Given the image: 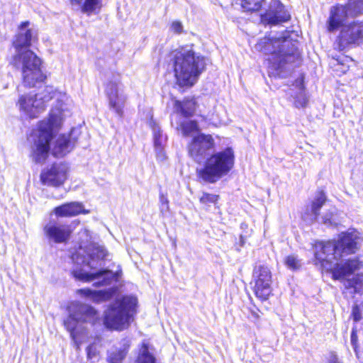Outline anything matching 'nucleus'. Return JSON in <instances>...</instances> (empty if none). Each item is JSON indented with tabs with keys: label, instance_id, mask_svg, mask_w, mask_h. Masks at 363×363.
<instances>
[{
	"label": "nucleus",
	"instance_id": "obj_1",
	"mask_svg": "<svg viewBox=\"0 0 363 363\" xmlns=\"http://www.w3.org/2000/svg\"><path fill=\"white\" fill-rule=\"evenodd\" d=\"M361 240L360 233L353 230L342 233L337 242H318L315 245V257L326 271L331 272L333 279H345L359 269V259H348L340 263L333 261L338 260L343 254L354 253Z\"/></svg>",
	"mask_w": 363,
	"mask_h": 363
},
{
	"label": "nucleus",
	"instance_id": "obj_2",
	"mask_svg": "<svg viewBox=\"0 0 363 363\" xmlns=\"http://www.w3.org/2000/svg\"><path fill=\"white\" fill-rule=\"evenodd\" d=\"M363 14V0H348L345 4H337L332 6L327 20V28L330 33L340 30L336 39L338 49H346L359 46L363 43V21L353 20Z\"/></svg>",
	"mask_w": 363,
	"mask_h": 363
},
{
	"label": "nucleus",
	"instance_id": "obj_3",
	"mask_svg": "<svg viewBox=\"0 0 363 363\" xmlns=\"http://www.w3.org/2000/svg\"><path fill=\"white\" fill-rule=\"evenodd\" d=\"M28 21H25L19 26L18 33L13 42L16 54L13 57V65L21 70L23 84L27 87H33L37 83L45 79V75L40 69V59L28 48L37 38V31L35 29H28Z\"/></svg>",
	"mask_w": 363,
	"mask_h": 363
},
{
	"label": "nucleus",
	"instance_id": "obj_4",
	"mask_svg": "<svg viewBox=\"0 0 363 363\" xmlns=\"http://www.w3.org/2000/svg\"><path fill=\"white\" fill-rule=\"evenodd\" d=\"M255 49L265 55H269L270 67L281 71L288 65L298 66L301 64V54L297 42L290 39L289 32L285 30L281 36L264 37L255 45Z\"/></svg>",
	"mask_w": 363,
	"mask_h": 363
},
{
	"label": "nucleus",
	"instance_id": "obj_5",
	"mask_svg": "<svg viewBox=\"0 0 363 363\" xmlns=\"http://www.w3.org/2000/svg\"><path fill=\"white\" fill-rule=\"evenodd\" d=\"M171 61L176 84L180 87L193 86L206 69V58L196 53L192 47H182L176 50Z\"/></svg>",
	"mask_w": 363,
	"mask_h": 363
},
{
	"label": "nucleus",
	"instance_id": "obj_6",
	"mask_svg": "<svg viewBox=\"0 0 363 363\" xmlns=\"http://www.w3.org/2000/svg\"><path fill=\"white\" fill-rule=\"evenodd\" d=\"M63 119L61 109H52L48 121H42L33 130L28 140L32 143L31 157L36 163H43L49 153L50 142L53 137V130L60 125Z\"/></svg>",
	"mask_w": 363,
	"mask_h": 363
},
{
	"label": "nucleus",
	"instance_id": "obj_7",
	"mask_svg": "<svg viewBox=\"0 0 363 363\" xmlns=\"http://www.w3.org/2000/svg\"><path fill=\"white\" fill-rule=\"evenodd\" d=\"M69 316L64 325L73 340L77 349L89 340V324L91 320V306L79 301H74L68 307Z\"/></svg>",
	"mask_w": 363,
	"mask_h": 363
},
{
	"label": "nucleus",
	"instance_id": "obj_8",
	"mask_svg": "<svg viewBox=\"0 0 363 363\" xmlns=\"http://www.w3.org/2000/svg\"><path fill=\"white\" fill-rule=\"evenodd\" d=\"M235 163V154L231 147L209 155L204 162L203 167L197 169L200 179L205 182L215 183L222 177L228 174Z\"/></svg>",
	"mask_w": 363,
	"mask_h": 363
},
{
	"label": "nucleus",
	"instance_id": "obj_9",
	"mask_svg": "<svg viewBox=\"0 0 363 363\" xmlns=\"http://www.w3.org/2000/svg\"><path fill=\"white\" fill-rule=\"evenodd\" d=\"M137 304L133 296H123L111 303L104 313V325L106 328L123 330L129 327L133 311Z\"/></svg>",
	"mask_w": 363,
	"mask_h": 363
},
{
	"label": "nucleus",
	"instance_id": "obj_10",
	"mask_svg": "<svg viewBox=\"0 0 363 363\" xmlns=\"http://www.w3.org/2000/svg\"><path fill=\"white\" fill-rule=\"evenodd\" d=\"M252 277L255 296L262 301L267 300L272 292L270 269L264 264H256L253 269Z\"/></svg>",
	"mask_w": 363,
	"mask_h": 363
},
{
	"label": "nucleus",
	"instance_id": "obj_11",
	"mask_svg": "<svg viewBox=\"0 0 363 363\" xmlns=\"http://www.w3.org/2000/svg\"><path fill=\"white\" fill-rule=\"evenodd\" d=\"M214 145V140L211 135L199 133L192 138L188 146V152L196 162L201 163L206 160Z\"/></svg>",
	"mask_w": 363,
	"mask_h": 363
},
{
	"label": "nucleus",
	"instance_id": "obj_12",
	"mask_svg": "<svg viewBox=\"0 0 363 363\" xmlns=\"http://www.w3.org/2000/svg\"><path fill=\"white\" fill-rule=\"evenodd\" d=\"M74 267L72 271L73 277L78 281L89 282L91 280V253L89 250L79 247L72 255Z\"/></svg>",
	"mask_w": 363,
	"mask_h": 363
},
{
	"label": "nucleus",
	"instance_id": "obj_13",
	"mask_svg": "<svg viewBox=\"0 0 363 363\" xmlns=\"http://www.w3.org/2000/svg\"><path fill=\"white\" fill-rule=\"evenodd\" d=\"M106 94L108 99L109 106L119 118L123 116V108L126 96L121 88V84L116 79L110 80L106 85Z\"/></svg>",
	"mask_w": 363,
	"mask_h": 363
},
{
	"label": "nucleus",
	"instance_id": "obj_14",
	"mask_svg": "<svg viewBox=\"0 0 363 363\" xmlns=\"http://www.w3.org/2000/svg\"><path fill=\"white\" fill-rule=\"evenodd\" d=\"M291 15L280 0H272L268 9L261 15L264 25L276 26L290 20Z\"/></svg>",
	"mask_w": 363,
	"mask_h": 363
},
{
	"label": "nucleus",
	"instance_id": "obj_15",
	"mask_svg": "<svg viewBox=\"0 0 363 363\" xmlns=\"http://www.w3.org/2000/svg\"><path fill=\"white\" fill-rule=\"evenodd\" d=\"M45 237L50 242L64 243L70 238L72 229L69 225L50 220L43 228Z\"/></svg>",
	"mask_w": 363,
	"mask_h": 363
},
{
	"label": "nucleus",
	"instance_id": "obj_16",
	"mask_svg": "<svg viewBox=\"0 0 363 363\" xmlns=\"http://www.w3.org/2000/svg\"><path fill=\"white\" fill-rule=\"evenodd\" d=\"M67 172L68 167L66 164H54L41 173L40 179L44 184L59 186L67 179Z\"/></svg>",
	"mask_w": 363,
	"mask_h": 363
},
{
	"label": "nucleus",
	"instance_id": "obj_17",
	"mask_svg": "<svg viewBox=\"0 0 363 363\" xmlns=\"http://www.w3.org/2000/svg\"><path fill=\"white\" fill-rule=\"evenodd\" d=\"M19 111L26 117L35 118L43 111V103L37 100L35 95H21L17 102Z\"/></svg>",
	"mask_w": 363,
	"mask_h": 363
},
{
	"label": "nucleus",
	"instance_id": "obj_18",
	"mask_svg": "<svg viewBox=\"0 0 363 363\" xmlns=\"http://www.w3.org/2000/svg\"><path fill=\"white\" fill-rule=\"evenodd\" d=\"M327 201V196L323 190H318L315 192L313 199L310 206L306 208L302 218L309 224L318 220L319 212Z\"/></svg>",
	"mask_w": 363,
	"mask_h": 363
},
{
	"label": "nucleus",
	"instance_id": "obj_19",
	"mask_svg": "<svg viewBox=\"0 0 363 363\" xmlns=\"http://www.w3.org/2000/svg\"><path fill=\"white\" fill-rule=\"evenodd\" d=\"M122 275V271L113 272L108 268H101L92 272V286L100 287L111 285L113 282H118Z\"/></svg>",
	"mask_w": 363,
	"mask_h": 363
},
{
	"label": "nucleus",
	"instance_id": "obj_20",
	"mask_svg": "<svg viewBox=\"0 0 363 363\" xmlns=\"http://www.w3.org/2000/svg\"><path fill=\"white\" fill-rule=\"evenodd\" d=\"M198 106V104L194 97H185L183 101L176 100L174 101V108L176 112L184 118L192 117Z\"/></svg>",
	"mask_w": 363,
	"mask_h": 363
},
{
	"label": "nucleus",
	"instance_id": "obj_21",
	"mask_svg": "<svg viewBox=\"0 0 363 363\" xmlns=\"http://www.w3.org/2000/svg\"><path fill=\"white\" fill-rule=\"evenodd\" d=\"M112 255L103 243L92 240V262H99V266H104L106 261H110Z\"/></svg>",
	"mask_w": 363,
	"mask_h": 363
},
{
	"label": "nucleus",
	"instance_id": "obj_22",
	"mask_svg": "<svg viewBox=\"0 0 363 363\" xmlns=\"http://www.w3.org/2000/svg\"><path fill=\"white\" fill-rule=\"evenodd\" d=\"M83 211V206L78 202H72L63 204L54 209V213L57 216L67 217L74 216Z\"/></svg>",
	"mask_w": 363,
	"mask_h": 363
},
{
	"label": "nucleus",
	"instance_id": "obj_23",
	"mask_svg": "<svg viewBox=\"0 0 363 363\" xmlns=\"http://www.w3.org/2000/svg\"><path fill=\"white\" fill-rule=\"evenodd\" d=\"M72 148L73 145L69 137L62 135L56 140L52 153L55 156L61 157L69 152Z\"/></svg>",
	"mask_w": 363,
	"mask_h": 363
},
{
	"label": "nucleus",
	"instance_id": "obj_24",
	"mask_svg": "<svg viewBox=\"0 0 363 363\" xmlns=\"http://www.w3.org/2000/svg\"><path fill=\"white\" fill-rule=\"evenodd\" d=\"M152 130L153 133V140L155 150L159 157H163V142L165 138L163 136L160 127L155 123H151Z\"/></svg>",
	"mask_w": 363,
	"mask_h": 363
},
{
	"label": "nucleus",
	"instance_id": "obj_25",
	"mask_svg": "<svg viewBox=\"0 0 363 363\" xmlns=\"http://www.w3.org/2000/svg\"><path fill=\"white\" fill-rule=\"evenodd\" d=\"M135 363H157L156 357L149 350L148 343H142Z\"/></svg>",
	"mask_w": 363,
	"mask_h": 363
},
{
	"label": "nucleus",
	"instance_id": "obj_26",
	"mask_svg": "<svg viewBox=\"0 0 363 363\" xmlns=\"http://www.w3.org/2000/svg\"><path fill=\"white\" fill-rule=\"evenodd\" d=\"M344 285L347 289H352L353 294H362L363 292V274H358L352 279L345 281Z\"/></svg>",
	"mask_w": 363,
	"mask_h": 363
},
{
	"label": "nucleus",
	"instance_id": "obj_27",
	"mask_svg": "<svg viewBox=\"0 0 363 363\" xmlns=\"http://www.w3.org/2000/svg\"><path fill=\"white\" fill-rule=\"evenodd\" d=\"M116 287L103 290H92V302L106 301L111 299L116 294Z\"/></svg>",
	"mask_w": 363,
	"mask_h": 363
},
{
	"label": "nucleus",
	"instance_id": "obj_28",
	"mask_svg": "<svg viewBox=\"0 0 363 363\" xmlns=\"http://www.w3.org/2000/svg\"><path fill=\"white\" fill-rule=\"evenodd\" d=\"M59 93L54 89L53 86H47L40 93L35 94L37 100H40L43 103V111L45 108V104L50 100L56 97Z\"/></svg>",
	"mask_w": 363,
	"mask_h": 363
},
{
	"label": "nucleus",
	"instance_id": "obj_29",
	"mask_svg": "<svg viewBox=\"0 0 363 363\" xmlns=\"http://www.w3.org/2000/svg\"><path fill=\"white\" fill-rule=\"evenodd\" d=\"M179 128L184 137L198 130V124L195 121H184L179 123Z\"/></svg>",
	"mask_w": 363,
	"mask_h": 363
},
{
	"label": "nucleus",
	"instance_id": "obj_30",
	"mask_svg": "<svg viewBox=\"0 0 363 363\" xmlns=\"http://www.w3.org/2000/svg\"><path fill=\"white\" fill-rule=\"evenodd\" d=\"M264 0H241V6L246 11H257L262 7Z\"/></svg>",
	"mask_w": 363,
	"mask_h": 363
},
{
	"label": "nucleus",
	"instance_id": "obj_31",
	"mask_svg": "<svg viewBox=\"0 0 363 363\" xmlns=\"http://www.w3.org/2000/svg\"><path fill=\"white\" fill-rule=\"evenodd\" d=\"M219 199V196L213 194L203 193L202 196L200 198V202L210 207L212 204H216Z\"/></svg>",
	"mask_w": 363,
	"mask_h": 363
},
{
	"label": "nucleus",
	"instance_id": "obj_32",
	"mask_svg": "<svg viewBox=\"0 0 363 363\" xmlns=\"http://www.w3.org/2000/svg\"><path fill=\"white\" fill-rule=\"evenodd\" d=\"M126 354L119 349L111 352L108 357L109 363H122V361L125 357Z\"/></svg>",
	"mask_w": 363,
	"mask_h": 363
},
{
	"label": "nucleus",
	"instance_id": "obj_33",
	"mask_svg": "<svg viewBox=\"0 0 363 363\" xmlns=\"http://www.w3.org/2000/svg\"><path fill=\"white\" fill-rule=\"evenodd\" d=\"M286 265L291 269L296 270L301 267V262L297 257L294 255H289L285 259Z\"/></svg>",
	"mask_w": 363,
	"mask_h": 363
},
{
	"label": "nucleus",
	"instance_id": "obj_34",
	"mask_svg": "<svg viewBox=\"0 0 363 363\" xmlns=\"http://www.w3.org/2000/svg\"><path fill=\"white\" fill-rule=\"evenodd\" d=\"M70 2L72 5L79 6L83 12L91 11V0H70Z\"/></svg>",
	"mask_w": 363,
	"mask_h": 363
},
{
	"label": "nucleus",
	"instance_id": "obj_35",
	"mask_svg": "<svg viewBox=\"0 0 363 363\" xmlns=\"http://www.w3.org/2000/svg\"><path fill=\"white\" fill-rule=\"evenodd\" d=\"M160 212L164 214L169 211V200L163 194L160 195Z\"/></svg>",
	"mask_w": 363,
	"mask_h": 363
},
{
	"label": "nucleus",
	"instance_id": "obj_36",
	"mask_svg": "<svg viewBox=\"0 0 363 363\" xmlns=\"http://www.w3.org/2000/svg\"><path fill=\"white\" fill-rule=\"evenodd\" d=\"M351 317L355 323L362 319V311L357 304H354L352 308Z\"/></svg>",
	"mask_w": 363,
	"mask_h": 363
},
{
	"label": "nucleus",
	"instance_id": "obj_37",
	"mask_svg": "<svg viewBox=\"0 0 363 363\" xmlns=\"http://www.w3.org/2000/svg\"><path fill=\"white\" fill-rule=\"evenodd\" d=\"M351 344L352 345L355 354L357 357L359 358V352L357 350V335L356 331L353 329L351 333Z\"/></svg>",
	"mask_w": 363,
	"mask_h": 363
},
{
	"label": "nucleus",
	"instance_id": "obj_38",
	"mask_svg": "<svg viewBox=\"0 0 363 363\" xmlns=\"http://www.w3.org/2000/svg\"><path fill=\"white\" fill-rule=\"evenodd\" d=\"M121 347L119 348L120 350L122 352H125V354H127L128 350L130 346V340L128 338H123L121 341Z\"/></svg>",
	"mask_w": 363,
	"mask_h": 363
},
{
	"label": "nucleus",
	"instance_id": "obj_39",
	"mask_svg": "<svg viewBox=\"0 0 363 363\" xmlns=\"http://www.w3.org/2000/svg\"><path fill=\"white\" fill-rule=\"evenodd\" d=\"M308 100L304 96H301L295 99L294 104L296 108H304L307 105Z\"/></svg>",
	"mask_w": 363,
	"mask_h": 363
},
{
	"label": "nucleus",
	"instance_id": "obj_40",
	"mask_svg": "<svg viewBox=\"0 0 363 363\" xmlns=\"http://www.w3.org/2000/svg\"><path fill=\"white\" fill-rule=\"evenodd\" d=\"M171 28L177 34H180L183 31V26L179 21H174L172 23Z\"/></svg>",
	"mask_w": 363,
	"mask_h": 363
},
{
	"label": "nucleus",
	"instance_id": "obj_41",
	"mask_svg": "<svg viewBox=\"0 0 363 363\" xmlns=\"http://www.w3.org/2000/svg\"><path fill=\"white\" fill-rule=\"evenodd\" d=\"M332 217L331 213H327L321 217V222L325 225H331L333 224Z\"/></svg>",
	"mask_w": 363,
	"mask_h": 363
},
{
	"label": "nucleus",
	"instance_id": "obj_42",
	"mask_svg": "<svg viewBox=\"0 0 363 363\" xmlns=\"http://www.w3.org/2000/svg\"><path fill=\"white\" fill-rule=\"evenodd\" d=\"M328 363H342L335 352H330L328 358Z\"/></svg>",
	"mask_w": 363,
	"mask_h": 363
},
{
	"label": "nucleus",
	"instance_id": "obj_43",
	"mask_svg": "<svg viewBox=\"0 0 363 363\" xmlns=\"http://www.w3.org/2000/svg\"><path fill=\"white\" fill-rule=\"evenodd\" d=\"M102 4L101 0H92V13H96L99 11Z\"/></svg>",
	"mask_w": 363,
	"mask_h": 363
},
{
	"label": "nucleus",
	"instance_id": "obj_44",
	"mask_svg": "<svg viewBox=\"0 0 363 363\" xmlns=\"http://www.w3.org/2000/svg\"><path fill=\"white\" fill-rule=\"evenodd\" d=\"M77 294L82 297H89L91 296V289H78L77 291Z\"/></svg>",
	"mask_w": 363,
	"mask_h": 363
},
{
	"label": "nucleus",
	"instance_id": "obj_45",
	"mask_svg": "<svg viewBox=\"0 0 363 363\" xmlns=\"http://www.w3.org/2000/svg\"><path fill=\"white\" fill-rule=\"evenodd\" d=\"M245 238H244V236L240 235V241H239L240 246V247H243V246H244V245H245Z\"/></svg>",
	"mask_w": 363,
	"mask_h": 363
},
{
	"label": "nucleus",
	"instance_id": "obj_46",
	"mask_svg": "<svg viewBox=\"0 0 363 363\" xmlns=\"http://www.w3.org/2000/svg\"><path fill=\"white\" fill-rule=\"evenodd\" d=\"M86 353H87V357L89 358L91 357V345H89L86 347Z\"/></svg>",
	"mask_w": 363,
	"mask_h": 363
},
{
	"label": "nucleus",
	"instance_id": "obj_47",
	"mask_svg": "<svg viewBox=\"0 0 363 363\" xmlns=\"http://www.w3.org/2000/svg\"><path fill=\"white\" fill-rule=\"evenodd\" d=\"M91 311H92V320L94 318V316L96 315L97 313V311L96 310L92 307V309H91Z\"/></svg>",
	"mask_w": 363,
	"mask_h": 363
},
{
	"label": "nucleus",
	"instance_id": "obj_48",
	"mask_svg": "<svg viewBox=\"0 0 363 363\" xmlns=\"http://www.w3.org/2000/svg\"><path fill=\"white\" fill-rule=\"evenodd\" d=\"M252 315H253L254 317H255V318H258V315H257V313H255V312H253V313H252Z\"/></svg>",
	"mask_w": 363,
	"mask_h": 363
},
{
	"label": "nucleus",
	"instance_id": "obj_49",
	"mask_svg": "<svg viewBox=\"0 0 363 363\" xmlns=\"http://www.w3.org/2000/svg\"><path fill=\"white\" fill-rule=\"evenodd\" d=\"M91 357H92V358L94 357V352H92Z\"/></svg>",
	"mask_w": 363,
	"mask_h": 363
}]
</instances>
